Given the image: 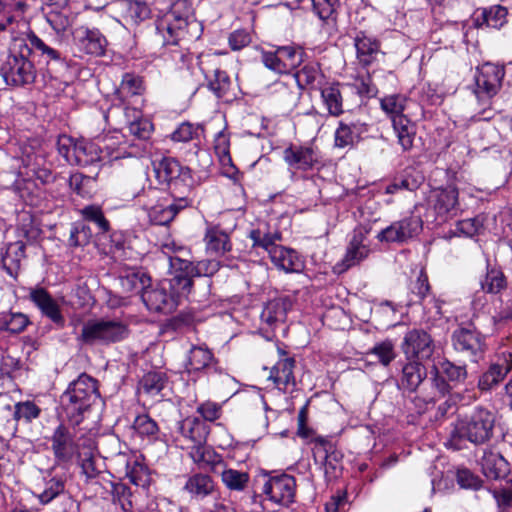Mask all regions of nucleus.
I'll return each mask as SVG.
<instances>
[{"label":"nucleus","mask_w":512,"mask_h":512,"mask_svg":"<svg viewBox=\"0 0 512 512\" xmlns=\"http://www.w3.org/2000/svg\"><path fill=\"white\" fill-rule=\"evenodd\" d=\"M100 398L98 381L82 373L72 381L60 397L61 406L74 424H79L85 411Z\"/></svg>","instance_id":"f257e3e1"},{"label":"nucleus","mask_w":512,"mask_h":512,"mask_svg":"<svg viewBox=\"0 0 512 512\" xmlns=\"http://www.w3.org/2000/svg\"><path fill=\"white\" fill-rule=\"evenodd\" d=\"M183 2L174 4L169 12L155 23V41L162 46L178 45L187 35L198 37L199 24L190 14L189 9L181 12Z\"/></svg>","instance_id":"f03ea898"},{"label":"nucleus","mask_w":512,"mask_h":512,"mask_svg":"<svg viewBox=\"0 0 512 512\" xmlns=\"http://www.w3.org/2000/svg\"><path fill=\"white\" fill-rule=\"evenodd\" d=\"M495 423L494 415L484 409L476 408L470 415L457 420L451 431L453 439H465L475 445H481L490 440Z\"/></svg>","instance_id":"7ed1b4c3"},{"label":"nucleus","mask_w":512,"mask_h":512,"mask_svg":"<svg viewBox=\"0 0 512 512\" xmlns=\"http://www.w3.org/2000/svg\"><path fill=\"white\" fill-rule=\"evenodd\" d=\"M152 164L156 179L167 186L169 195L191 196L194 180L188 167L172 157H163Z\"/></svg>","instance_id":"20e7f679"},{"label":"nucleus","mask_w":512,"mask_h":512,"mask_svg":"<svg viewBox=\"0 0 512 512\" xmlns=\"http://www.w3.org/2000/svg\"><path fill=\"white\" fill-rule=\"evenodd\" d=\"M504 77V69L501 66L485 63L477 69L475 74V95L481 109L478 119L488 120L492 117L490 99L499 90Z\"/></svg>","instance_id":"39448f33"},{"label":"nucleus","mask_w":512,"mask_h":512,"mask_svg":"<svg viewBox=\"0 0 512 512\" xmlns=\"http://www.w3.org/2000/svg\"><path fill=\"white\" fill-rule=\"evenodd\" d=\"M129 335L128 325L114 319H95L87 321L81 330L80 340L88 345L120 342Z\"/></svg>","instance_id":"423d86ee"},{"label":"nucleus","mask_w":512,"mask_h":512,"mask_svg":"<svg viewBox=\"0 0 512 512\" xmlns=\"http://www.w3.org/2000/svg\"><path fill=\"white\" fill-rule=\"evenodd\" d=\"M31 49L21 42L18 53L10 54L1 67V74L8 85L31 84L36 78L34 64L29 60Z\"/></svg>","instance_id":"0eeeda50"},{"label":"nucleus","mask_w":512,"mask_h":512,"mask_svg":"<svg viewBox=\"0 0 512 512\" xmlns=\"http://www.w3.org/2000/svg\"><path fill=\"white\" fill-rule=\"evenodd\" d=\"M304 50L294 45L277 46L262 51L261 61L266 68L277 74H289L303 62Z\"/></svg>","instance_id":"6e6552de"},{"label":"nucleus","mask_w":512,"mask_h":512,"mask_svg":"<svg viewBox=\"0 0 512 512\" xmlns=\"http://www.w3.org/2000/svg\"><path fill=\"white\" fill-rule=\"evenodd\" d=\"M144 92L145 85L141 76L130 72L123 74L116 95L124 105L125 117L129 118L130 112L139 115V109L144 105Z\"/></svg>","instance_id":"1a4fd4ad"},{"label":"nucleus","mask_w":512,"mask_h":512,"mask_svg":"<svg viewBox=\"0 0 512 512\" xmlns=\"http://www.w3.org/2000/svg\"><path fill=\"white\" fill-rule=\"evenodd\" d=\"M283 160L292 172H307L318 169L322 165V157L318 149L311 145L290 144L283 151Z\"/></svg>","instance_id":"9d476101"},{"label":"nucleus","mask_w":512,"mask_h":512,"mask_svg":"<svg viewBox=\"0 0 512 512\" xmlns=\"http://www.w3.org/2000/svg\"><path fill=\"white\" fill-rule=\"evenodd\" d=\"M296 480L289 474L268 477L262 487V494L270 502L288 507L295 500Z\"/></svg>","instance_id":"9b49d317"},{"label":"nucleus","mask_w":512,"mask_h":512,"mask_svg":"<svg viewBox=\"0 0 512 512\" xmlns=\"http://www.w3.org/2000/svg\"><path fill=\"white\" fill-rule=\"evenodd\" d=\"M51 450L57 465L66 466L70 464L78 451L74 434L64 424L58 425L51 437Z\"/></svg>","instance_id":"f8f14e48"},{"label":"nucleus","mask_w":512,"mask_h":512,"mask_svg":"<svg viewBox=\"0 0 512 512\" xmlns=\"http://www.w3.org/2000/svg\"><path fill=\"white\" fill-rule=\"evenodd\" d=\"M168 284L169 282L161 280L156 285L146 286L141 298L150 311L170 313L177 307L178 301Z\"/></svg>","instance_id":"ddd939ff"},{"label":"nucleus","mask_w":512,"mask_h":512,"mask_svg":"<svg viewBox=\"0 0 512 512\" xmlns=\"http://www.w3.org/2000/svg\"><path fill=\"white\" fill-rule=\"evenodd\" d=\"M185 369L188 374H221L222 368L207 345H194L188 352Z\"/></svg>","instance_id":"4468645a"},{"label":"nucleus","mask_w":512,"mask_h":512,"mask_svg":"<svg viewBox=\"0 0 512 512\" xmlns=\"http://www.w3.org/2000/svg\"><path fill=\"white\" fill-rule=\"evenodd\" d=\"M170 197V202L157 203L148 209V218L152 224L168 225L180 211L192 204L191 196L188 195H170Z\"/></svg>","instance_id":"2eb2a0df"},{"label":"nucleus","mask_w":512,"mask_h":512,"mask_svg":"<svg viewBox=\"0 0 512 512\" xmlns=\"http://www.w3.org/2000/svg\"><path fill=\"white\" fill-rule=\"evenodd\" d=\"M73 40L78 50L91 56H103L106 52V37L97 28L79 26L73 31Z\"/></svg>","instance_id":"dca6fc26"},{"label":"nucleus","mask_w":512,"mask_h":512,"mask_svg":"<svg viewBox=\"0 0 512 512\" xmlns=\"http://www.w3.org/2000/svg\"><path fill=\"white\" fill-rule=\"evenodd\" d=\"M452 342L454 349L472 362H477L483 356V338L474 330L468 328L455 330Z\"/></svg>","instance_id":"f3484780"},{"label":"nucleus","mask_w":512,"mask_h":512,"mask_svg":"<svg viewBox=\"0 0 512 512\" xmlns=\"http://www.w3.org/2000/svg\"><path fill=\"white\" fill-rule=\"evenodd\" d=\"M29 299L40 310L41 314L57 326L63 327L65 319L61 307L56 299L43 287L31 288Z\"/></svg>","instance_id":"a211bd4d"},{"label":"nucleus","mask_w":512,"mask_h":512,"mask_svg":"<svg viewBox=\"0 0 512 512\" xmlns=\"http://www.w3.org/2000/svg\"><path fill=\"white\" fill-rule=\"evenodd\" d=\"M403 351L408 357L428 359L434 351L433 341L424 330L414 329L405 335Z\"/></svg>","instance_id":"6ab92c4d"},{"label":"nucleus","mask_w":512,"mask_h":512,"mask_svg":"<svg viewBox=\"0 0 512 512\" xmlns=\"http://www.w3.org/2000/svg\"><path fill=\"white\" fill-rule=\"evenodd\" d=\"M458 203V192L448 187L433 191L429 197V205L441 221L455 215Z\"/></svg>","instance_id":"aec40b11"},{"label":"nucleus","mask_w":512,"mask_h":512,"mask_svg":"<svg viewBox=\"0 0 512 512\" xmlns=\"http://www.w3.org/2000/svg\"><path fill=\"white\" fill-rule=\"evenodd\" d=\"M364 240V231L362 229H355L341 263L336 265L339 272H344L349 268L358 265L369 256L370 248L364 244Z\"/></svg>","instance_id":"412c9836"},{"label":"nucleus","mask_w":512,"mask_h":512,"mask_svg":"<svg viewBox=\"0 0 512 512\" xmlns=\"http://www.w3.org/2000/svg\"><path fill=\"white\" fill-rule=\"evenodd\" d=\"M186 492L193 501H202L205 498H217V487L212 477L204 473H195L190 475L184 486Z\"/></svg>","instance_id":"4be33fe9"},{"label":"nucleus","mask_w":512,"mask_h":512,"mask_svg":"<svg viewBox=\"0 0 512 512\" xmlns=\"http://www.w3.org/2000/svg\"><path fill=\"white\" fill-rule=\"evenodd\" d=\"M53 469L51 468L47 472V475L42 479V484L38 485L36 491L33 492V496L43 506L50 504L53 500L63 495L66 490V478L53 475Z\"/></svg>","instance_id":"5701e85b"},{"label":"nucleus","mask_w":512,"mask_h":512,"mask_svg":"<svg viewBox=\"0 0 512 512\" xmlns=\"http://www.w3.org/2000/svg\"><path fill=\"white\" fill-rule=\"evenodd\" d=\"M354 46L359 63L363 66L371 65L380 52V42L376 38L367 35L364 31L357 32L354 37Z\"/></svg>","instance_id":"b1692460"},{"label":"nucleus","mask_w":512,"mask_h":512,"mask_svg":"<svg viewBox=\"0 0 512 512\" xmlns=\"http://www.w3.org/2000/svg\"><path fill=\"white\" fill-rule=\"evenodd\" d=\"M294 367V358H282L271 368L269 379L279 390L286 392L289 386L295 387L296 385L293 373Z\"/></svg>","instance_id":"393cba45"},{"label":"nucleus","mask_w":512,"mask_h":512,"mask_svg":"<svg viewBox=\"0 0 512 512\" xmlns=\"http://www.w3.org/2000/svg\"><path fill=\"white\" fill-rule=\"evenodd\" d=\"M189 457L199 469L215 471L218 465L223 464V459L211 446L206 443L187 446Z\"/></svg>","instance_id":"a878e982"},{"label":"nucleus","mask_w":512,"mask_h":512,"mask_svg":"<svg viewBox=\"0 0 512 512\" xmlns=\"http://www.w3.org/2000/svg\"><path fill=\"white\" fill-rule=\"evenodd\" d=\"M292 300L289 296H279L269 300L261 313V320L273 326L278 322H284L288 311L292 308Z\"/></svg>","instance_id":"bb28decb"},{"label":"nucleus","mask_w":512,"mask_h":512,"mask_svg":"<svg viewBox=\"0 0 512 512\" xmlns=\"http://www.w3.org/2000/svg\"><path fill=\"white\" fill-rule=\"evenodd\" d=\"M170 264L172 267H175V261L180 263V269L181 271L175 272L174 275L170 279H164V281L169 282L167 285L173 294H175V298L178 301V298L181 295H185L190 292V289L192 287V279L189 276V272L182 271L184 268L185 270H188L191 268V271L194 269L191 267V263L182 261L180 258H173L169 256Z\"/></svg>","instance_id":"cd10ccee"},{"label":"nucleus","mask_w":512,"mask_h":512,"mask_svg":"<svg viewBox=\"0 0 512 512\" xmlns=\"http://www.w3.org/2000/svg\"><path fill=\"white\" fill-rule=\"evenodd\" d=\"M178 430L191 445L206 443L209 427L197 417H187L178 423Z\"/></svg>","instance_id":"c85d7f7f"},{"label":"nucleus","mask_w":512,"mask_h":512,"mask_svg":"<svg viewBox=\"0 0 512 512\" xmlns=\"http://www.w3.org/2000/svg\"><path fill=\"white\" fill-rule=\"evenodd\" d=\"M508 9L501 5H494L489 8H483L480 13L476 12L474 16V25L478 28L483 26L491 28H500L507 23Z\"/></svg>","instance_id":"c756f323"},{"label":"nucleus","mask_w":512,"mask_h":512,"mask_svg":"<svg viewBox=\"0 0 512 512\" xmlns=\"http://www.w3.org/2000/svg\"><path fill=\"white\" fill-rule=\"evenodd\" d=\"M99 145L92 141L80 140L73 145L75 163L80 166L94 165L102 161Z\"/></svg>","instance_id":"7c9ffc66"},{"label":"nucleus","mask_w":512,"mask_h":512,"mask_svg":"<svg viewBox=\"0 0 512 512\" xmlns=\"http://www.w3.org/2000/svg\"><path fill=\"white\" fill-rule=\"evenodd\" d=\"M204 242L207 253L211 255H223L231 250L228 234L217 226H209L206 229Z\"/></svg>","instance_id":"2f4dec72"},{"label":"nucleus","mask_w":512,"mask_h":512,"mask_svg":"<svg viewBox=\"0 0 512 512\" xmlns=\"http://www.w3.org/2000/svg\"><path fill=\"white\" fill-rule=\"evenodd\" d=\"M481 466L486 477L491 479L506 478L510 473L509 462L499 453H485Z\"/></svg>","instance_id":"473e14b6"},{"label":"nucleus","mask_w":512,"mask_h":512,"mask_svg":"<svg viewBox=\"0 0 512 512\" xmlns=\"http://www.w3.org/2000/svg\"><path fill=\"white\" fill-rule=\"evenodd\" d=\"M269 256L274 265L285 272H300L303 268V263L295 250L279 245Z\"/></svg>","instance_id":"72a5a7b5"},{"label":"nucleus","mask_w":512,"mask_h":512,"mask_svg":"<svg viewBox=\"0 0 512 512\" xmlns=\"http://www.w3.org/2000/svg\"><path fill=\"white\" fill-rule=\"evenodd\" d=\"M321 99L328 113L337 117L343 113V97L340 91L339 83H323L319 86Z\"/></svg>","instance_id":"f704fd0d"},{"label":"nucleus","mask_w":512,"mask_h":512,"mask_svg":"<svg viewBox=\"0 0 512 512\" xmlns=\"http://www.w3.org/2000/svg\"><path fill=\"white\" fill-rule=\"evenodd\" d=\"M426 375V368L420 362H408L402 368L399 387L413 392L426 378Z\"/></svg>","instance_id":"c9c22d12"},{"label":"nucleus","mask_w":512,"mask_h":512,"mask_svg":"<svg viewBox=\"0 0 512 512\" xmlns=\"http://www.w3.org/2000/svg\"><path fill=\"white\" fill-rule=\"evenodd\" d=\"M25 257V244L21 241L8 244L5 253L2 255L3 268L8 275L16 278L20 268L21 261Z\"/></svg>","instance_id":"e433bc0d"},{"label":"nucleus","mask_w":512,"mask_h":512,"mask_svg":"<svg viewBox=\"0 0 512 512\" xmlns=\"http://www.w3.org/2000/svg\"><path fill=\"white\" fill-rule=\"evenodd\" d=\"M121 7L122 17L129 25H139L151 15L148 5L140 0H124Z\"/></svg>","instance_id":"4c0bfd02"},{"label":"nucleus","mask_w":512,"mask_h":512,"mask_svg":"<svg viewBox=\"0 0 512 512\" xmlns=\"http://www.w3.org/2000/svg\"><path fill=\"white\" fill-rule=\"evenodd\" d=\"M392 126L397 137V142L402 147L403 151L410 150L416 135L414 123L407 116H398L393 119Z\"/></svg>","instance_id":"58836bf2"},{"label":"nucleus","mask_w":512,"mask_h":512,"mask_svg":"<svg viewBox=\"0 0 512 512\" xmlns=\"http://www.w3.org/2000/svg\"><path fill=\"white\" fill-rule=\"evenodd\" d=\"M365 355L369 363L387 367L396 358V351L391 340H384L376 343Z\"/></svg>","instance_id":"ea45409f"},{"label":"nucleus","mask_w":512,"mask_h":512,"mask_svg":"<svg viewBox=\"0 0 512 512\" xmlns=\"http://www.w3.org/2000/svg\"><path fill=\"white\" fill-rule=\"evenodd\" d=\"M201 69L208 82L209 89L219 98L225 96L231 85L228 74L219 67H215L211 70Z\"/></svg>","instance_id":"a19ab883"},{"label":"nucleus","mask_w":512,"mask_h":512,"mask_svg":"<svg viewBox=\"0 0 512 512\" xmlns=\"http://www.w3.org/2000/svg\"><path fill=\"white\" fill-rule=\"evenodd\" d=\"M295 78L300 87L319 89V86H323V74L317 63L305 64L296 72Z\"/></svg>","instance_id":"79ce46f5"},{"label":"nucleus","mask_w":512,"mask_h":512,"mask_svg":"<svg viewBox=\"0 0 512 512\" xmlns=\"http://www.w3.org/2000/svg\"><path fill=\"white\" fill-rule=\"evenodd\" d=\"M510 370V365L492 364L479 379L478 387L482 391H488L499 384Z\"/></svg>","instance_id":"37998d69"},{"label":"nucleus","mask_w":512,"mask_h":512,"mask_svg":"<svg viewBox=\"0 0 512 512\" xmlns=\"http://www.w3.org/2000/svg\"><path fill=\"white\" fill-rule=\"evenodd\" d=\"M128 123V131L131 135L140 140H147L153 130V124L142 117V109H139V115L130 112V117H126Z\"/></svg>","instance_id":"c03bdc74"},{"label":"nucleus","mask_w":512,"mask_h":512,"mask_svg":"<svg viewBox=\"0 0 512 512\" xmlns=\"http://www.w3.org/2000/svg\"><path fill=\"white\" fill-rule=\"evenodd\" d=\"M166 374L160 371H152L146 373L140 381V389L150 395H158L166 386Z\"/></svg>","instance_id":"a18cd8bd"},{"label":"nucleus","mask_w":512,"mask_h":512,"mask_svg":"<svg viewBox=\"0 0 512 512\" xmlns=\"http://www.w3.org/2000/svg\"><path fill=\"white\" fill-rule=\"evenodd\" d=\"M40 414L41 408L33 401H20L14 405L13 420L16 424L20 422L31 423L33 420L37 419Z\"/></svg>","instance_id":"49530a36"},{"label":"nucleus","mask_w":512,"mask_h":512,"mask_svg":"<svg viewBox=\"0 0 512 512\" xmlns=\"http://www.w3.org/2000/svg\"><path fill=\"white\" fill-rule=\"evenodd\" d=\"M29 323L28 316L21 312H6L0 315V329L11 333L22 332Z\"/></svg>","instance_id":"de8ad7c7"},{"label":"nucleus","mask_w":512,"mask_h":512,"mask_svg":"<svg viewBox=\"0 0 512 512\" xmlns=\"http://www.w3.org/2000/svg\"><path fill=\"white\" fill-rule=\"evenodd\" d=\"M359 141V133L355 124H346L340 122L334 134L335 146L338 148H345L353 146Z\"/></svg>","instance_id":"09e8293b"},{"label":"nucleus","mask_w":512,"mask_h":512,"mask_svg":"<svg viewBox=\"0 0 512 512\" xmlns=\"http://www.w3.org/2000/svg\"><path fill=\"white\" fill-rule=\"evenodd\" d=\"M28 46L32 50H36L42 57L45 58L46 62L50 61L62 62L61 53L53 47L47 45L41 38L34 33L27 35Z\"/></svg>","instance_id":"8fccbe9b"},{"label":"nucleus","mask_w":512,"mask_h":512,"mask_svg":"<svg viewBox=\"0 0 512 512\" xmlns=\"http://www.w3.org/2000/svg\"><path fill=\"white\" fill-rule=\"evenodd\" d=\"M149 280L150 279L142 272L127 271L124 275L120 276L119 283L122 289L127 293L143 292Z\"/></svg>","instance_id":"3c124183"},{"label":"nucleus","mask_w":512,"mask_h":512,"mask_svg":"<svg viewBox=\"0 0 512 512\" xmlns=\"http://www.w3.org/2000/svg\"><path fill=\"white\" fill-rule=\"evenodd\" d=\"M406 97L400 94H393L383 97L380 100L381 109L389 115L391 121L398 116H405L403 114L406 107Z\"/></svg>","instance_id":"603ef678"},{"label":"nucleus","mask_w":512,"mask_h":512,"mask_svg":"<svg viewBox=\"0 0 512 512\" xmlns=\"http://www.w3.org/2000/svg\"><path fill=\"white\" fill-rule=\"evenodd\" d=\"M221 479L228 489L243 491L249 483L250 476L247 472L230 468L221 473Z\"/></svg>","instance_id":"864d4df0"},{"label":"nucleus","mask_w":512,"mask_h":512,"mask_svg":"<svg viewBox=\"0 0 512 512\" xmlns=\"http://www.w3.org/2000/svg\"><path fill=\"white\" fill-rule=\"evenodd\" d=\"M249 237L253 241L254 247H261L265 249L269 255L279 246L276 244V241L281 239L279 232L264 233L260 229L252 230Z\"/></svg>","instance_id":"5fc2aeb1"},{"label":"nucleus","mask_w":512,"mask_h":512,"mask_svg":"<svg viewBox=\"0 0 512 512\" xmlns=\"http://www.w3.org/2000/svg\"><path fill=\"white\" fill-rule=\"evenodd\" d=\"M133 429L141 437L156 439L159 433L157 422L147 414L138 415L133 422Z\"/></svg>","instance_id":"6e6d98bb"},{"label":"nucleus","mask_w":512,"mask_h":512,"mask_svg":"<svg viewBox=\"0 0 512 512\" xmlns=\"http://www.w3.org/2000/svg\"><path fill=\"white\" fill-rule=\"evenodd\" d=\"M80 214L84 220L95 223L101 233H106L109 231V221L105 218L100 206H85L80 210Z\"/></svg>","instance_id":"4d7b16f0"},{"label":"nucleus","mask_w":512,"mask_h":512,"mask_svg":"<svg viewBox=\"0 0 512 512\" xmlns=\"http://www.w3.org/2000/svg\"><path fill=\"white\" fill-rule=\"evenodd\" d=\"M396 223L399 226V231L404 242L417 236L423 227V221L421 217L417 215H410L399 221H396Z\"/></svg>","instance_id":"13d9d810"},{"label":"nucleus","mask_w":512,"mask_h":512,"mask_svg":"<svg viewBox=\"0 0 512 512\" xmlns=\"http://www.w3.org/2000/svg\"><path fill=\"white\" fill-rule=\"evenodd\" d=\"M480 284L483 292L498 293L506 287V280L501 271L491 270L487 272Z\"/></svg>","instance_id":"bf43d9fd"},{"label":"nucleus","mask_w":512,"mask_h":512,"mask_svg":"<svg viewBox=\"0 0 512 512\" xmlns=\"http://www.w3.org/2000/svg\"><path fill=\"white\" fill-rule=\"evenodd\" d=\"M95 178L83 175L82 173H74L69 178L70 188L78 195L85 197L92 192Z\"/></svg>","instance_id":"052dcab7"},{"label":"nucleus","mask_w":512,"mask_h":512,"mask_svg":"<svg viewBox=\"0 0 512 512\" xmlns=\"http://www.w3.org/2000/svg\"><path fill=\"white\" fill-rule=\"evenodd\" d=\"M126 477L136 486H144L147 482L146 467L136 459L127 460Z\"/></svg>","instance_id":"680f3d73"},{"label":"nucleus","mask_w":512,"mask_h":512,"mask_svg":"<svg viewBox=\"0 0 512 512\" xmlns=\"http://www.w3.org/2000/svg\"><path fill=\"white\" fill-rule=\"evenodd\" d=\"M200 130V125H194L190 122H183L171 134V139L175 142H189L198 137Z\"/></svg>","instance_id":"e2e57ef3"},{"label":"nucleus","mask_w":512,"mask_h":512,"mask_svg":"<svg viewBox=\"0 0 512 512\" xmlns=\"http://www.w3.org/2000/svg\"><path fill=\"white\" fill-rule=\"evenodd\" d=\"M442 373L448 381L460 384L467 378V370L465 365H456L450 361H444L441 365Z\"/></svg>","instance_id":"0e129e2a"},{"label":"nucleus","mask_w":512,"mask_h":512,"mask_svg":"<svg viewBox=\"0 0 512 512\" xmlns=\"http://www.w3.org/2000/svg\"><path fill=\"white\" fill-rule=\"evenodd\" d=\"M131 498L132 492L128 486L122 483L114 485L113 499L115 502H118L124 512L132 511L133 503Z\"/></svg>","instance_id":"69168bd1"},{"label":"nucleus","mask_w":512,"mask_h":512,"mask_svg":"<svg viewBox=\"0 0 512 512\" xmlns=\"http://www.w3.org/2000/svg\"><path fill=\"white\" fill-rule=\"evenodd\" d=\"M313 10L321 20H327L333 16L339 6V0H312Z\"/></svg>","instance_id":"338daca9"},{"label":"nucleus","mask_w":512,"mask_h":512,"mask_svg":"<svg viewBox=\"0 0 512 512\" xmlns=\"http://www.w3.org/2000/svg\"><path fill=\"white\" fill-rule=\"evenodd\" d=\"M196 411L203 417L204 420L213 422L220 418L222 414V407L218 403L206 401L201 403L197 407Z\"/></svg>","instance_id":"774afa93"}]
</instances>
